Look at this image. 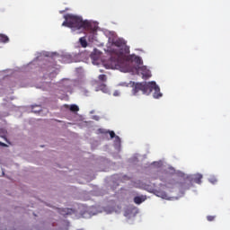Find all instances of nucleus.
<instances>
[{
  "label": "nucleus",
  "mask_w": 230,
  "mask_h": 230,
  "mask_svg": "<svg viewBox=\"0 0 230 230\" xmlns=\"http://www.w3.org/2000/svg\"><path fill=\"white\" fill-rule=\"evenodd\" d=\"M112 46L117 49L111 48L108 50L111 55L110 67L111 69H121V66L125 64V54L130 53V49L127 46V42L121 39L113 41Z\"/></svg>",
  "instance_id": "f257e3e1"
},
{
  "label": "nucleus",
  "mask_w": 230,
  "mask_h": 230,
  "mask_svg": "<svg viewBox=\"0 0 230 230\" xmlns=\"http://www.w3.org/2000/svg\"><path fill=\"white\" fill-rule=\"evenodd\" d=\"M62 26L72 28L73 30H91V22L84 21L82 17L74 14H66Z\"/></svg>",
  "instance_id": "f03ea898"
},
{
  "label": "nucleus",
  "mask_w": 230,
  "mask_h": 230,
  "mask_svg": "<svg viewBox=\"0 0 230 230\" xmlns=\"http://www.w3.org/2000/svg\"><path fill=\"white\" fill-rule=\"evenodd\" d=\"M132 89V93L134 96L138 93L139 91H142L143 94H148V83H134L130 82Z\"/></svg>",
  "instance_id": "7ed1b4c3"
},
{
  "label": "nucleus",
  "mask_w": 230,
  "mask_h": 230,
  "mask_svg": "<svg viewBox=\"0 0 230 230\" xmlns=\"http://www.w3.org/2000/svg\"><path fill=\"white\" fill-rule=\"evenodd\" d=\"M147 93L146 94H150V93H152V91H155V93H153L154 98L158 99L161 98V96H163V93H161V88H159V86L157 85V84H155V82H149L148 83V86H147Z\"/></svg>",
  "instance_id": "20e7f679"
},
{
  "label": "nucleus",
  "mask_w": 230,
  "mask_h": 230,
  "mask_svg": "<svg viewBox=\"0 0 230 230\" xmlns=\"http://www.w3.org/2000/svg\"><path fill=\"white\" fill-rule=\"evenodd\" d=\"M125 58L126 59H125L121 67H125L127 63L130 60H132L133 62H136L137 64V66H141L143 64V59H141V58L139 56H136V55H132V56H129V57L125 56Z\"/></svg>",
  "instance_id": "39448f33"
},
{
  "label": "nucleus",
  "mask_w": 230,
  "mask_h": 230,
  "mask_svg": "<svg viewBox=\"0 0 230 230\" xmlns=\"http://www.w3.org/2000/svg\"><path fill=\"white\" fill-rule=\"evenodd\" d=\"M138 73L142 75L144 80H148L152 76V73L146 68V66L138 67Z\"/></svg>",
  "instance_id": "423d86ee"
},
{
  "label": "nucleus",
  "mask_w": 230,
  "mask_h": 230,
  "mask_svg": "<svg viewBox=\"0 0 230 230\" xmlns=\"http://www.w3.org/2000/svg\"><path fill=\"white\" fill-rule=\"evenodd\" d=\"M145 200H146V196L141 195V196H137L134 198V202L135 204H143V202H145Z\"/></svg>",
  "instance_id": "0eeeda50"
},
{
  "label": "nucleus",
  "mask_w": 230,
  "mask_h": 230,
  "mask_svg": "<svg viewBox=\"0 0 230 230\" xmlns=\"http://www.w3.org/2000/svg\"><path fill=\"white\" fill-rule=\"evenodd\" d=\"M193 181L196 182V184H202V174H195L193 177Z\"/></svg>",
  "instance_id": "6e6552de"
},
{
  "label": "nucleus",
  "mask_w": 230,
  "mask_h": 230,
  "mask_svg": "<svg viewBox=\"0 0 230 230\" xmlns=\"http://www.w3.org/2000/svg\"><path fill=\"white\" fill-rule=\"evenodd\" d=\"M99 132H101V134H110L111 139H114V137H116V133H114V131H108L105 132V130L103 129H99Z\"/></svg>",
  "instance_id": "1a4fd4ad"
},
{
  "label": "nucleus",
  "mask_w": 230,
  "mask_h": 230,
  "mask_svg": "<svg viewBox=\"0 0 230 230\" xmlns=\"http://www.w3.org/2000/svg\"><path fill=\"white\" fill-rule=\"evenodd\" d=\"M10 39L8 38V36L4 35V34H0V42H4V44H6V42H9Z\"/></svg>",
  "instance_id": "9d476101"
},
{
  "label": "nucleus",
  "mask_w": 230,
  "mask_h": 230,
  "mask_svg": "<svg viewBox=\"0 0 230 230\" xmlns=\"http://www.w3.org/2000/svg\"><path fill=\"white\" fill-rule=\"evenodd\" d=\"M156 197H161V199H166L168 195L164 191H156Z\"/></svg>",
  "instance_id": "9b49d317"
},
{
  "label": "nucleus",
  "mask_w": 230,
  "mask_h": 230,
  "mask_svg": "<svg viewBox=\"0 0 230 230\" xmlns=\"http://www.w3.org/2000/svg\"><path fill=\"white\" fill-rule=\"evenodd\" d=\"M70 111L71 112H78L80 111V108L76 104L70 105Z\"/></svg>",
  "instance_id": "f8f14e48"
},
{
  "label": "nucleus",
  "mask_w": 230,
  "mask_h": 230,
  "mask_svg": "<svg viewBox=\"0 0 230 230\" xmlns=\"http://www.w3.org/2000/svg\"><path fill=\"white\" fill-rule=\"evenodd\" d=\"M6 129H0V137H3L4 139H5V141H8V139L6 138Z\"/></svg>",
  "instance_id": "ddd939ff"
},
{
  "label": "nucleus",
  "mask_w": 230,
  "mask_h": 230,
  "mask_svg": "<svg viewBox=\"0 0 230 230\" xmlns=\"http://www.w3.org/2000/svg\"><path fill=\"white\" fill-rule=\"evenodd\" d=\"M98 88L102 91V93H106L107 92V85L105 84H99Z\"/></svg>",
  "instance_id": "4468645a"
},
{
  "label": "nucleus",
  "mask_w": 230,
  "mask_h": 230,
  "mask_svg": "<svg viewBox=\"0 0 230 230\" xmlns=\"http://www.w3.org/2000/svg\"><path fill=\"white\" fill-rule=\"evenodd\" d=\"M60 215H63V217H66V215H69V209L63 208L59 210Z\"/></svg>",
  "instance_id": "2eb2a0df"
},
{
  "label": "nucleus",
  "mask_w": 230,
  "mask_h": 230,
  "mask_svg": "<svg viewBox=\"0 0 230 230\" xmlns=\"http://www.w3.org/2000/svg\"><path fill=\"white\" fill-rule=\"evenodd\" d=\"M79 40H80L81 46H82L83 48H87V40H85V39L80 38Z\"/></svg>",
  "instance_id": "dca6fc26"
},
{
  "label": "nucleus",
  "mask_w": 230,
  "mask_h": 230,
  "mask_svg": "<svg viewBox=\"0 0 230 230\" xmlns=\"http://www.w3.org/2000/svg\"><path fill=\"white\" fill-rule=\"evenodd\" d=\"M98 79L101 81V82H107V75H100L98 76Z\"/></svg>",
  "instance_id": "f3484780"
},
{
  "label": "nucleus",
  "mask_w": 230,
  "mask_h": 230,
  "mask_svg": "<svg viewBox=\"0 0 230 230\" xmlns=\"http://www.w3.org/2000/svg\"><path fill=\"white\" fill-rule=\"evenodd\" d=\"M209 182H211L212 184H217V182H218V179H217L215 176H211L209 178Z\"/></svg>",
  "instance_id": "a211bd4d"
},
{
  "label": "nucleus",
  "mask_w": 230,
  "mask_h": 230,
  "mask_svg": "<svg viewBox=\"0 0 230 230\" xmlns=\"http://www.w3.org/2000/svg\"><path fill=\"white\" fill-rule=\"evenodd\" d=\"M38 108H39V110H35V107L32 106V107H31V112H35V113H36V112H40V111H41V110H40V106H38Z\"/></svg>",
  "instance_id": "6ab92c4d"
},
{
  "label": "nucleus",
  "mask_w": 230,
  "mask_h": 230,
  "mask_svg": "<svg viewBox=\"0 0 230 230\" xmlns=\"http://www.w3.org/2000/svg\"><path fill=\"white\" fill-rule=\"evenodd\" d=\"M207 219L208 222H213V220H215V216H208Z\"/></svg>",
  "instance_id": "aec40b11"
},
{
  "label": "nucleus",
  "mask_w": 230,
  "mask_h": 230,
  "mask_svg": "<svg viewBox=\"0 0 230 230\" xmlns=\"http://www.w3.org/2000/svg\"><path fill=\"white\" fill-rule=\"evenodd\" d=\"M0 146L6 147V146H8V145H6V144H4V143H3V142L0 141Z\"/></svg>",
  "instance_id": "412c9836"
},
{
  "label": "nucleus",
  "mask_w": 230,
  "mask_h": 230,
  "mask_svg": "<svg viewBox=\"0 0 230 230\" xmlns=\"http://www.w3.org/2000/svg\"><path fill=\"white\" fill-rule=\"evenodd\" d=\"M115 138L117 139V141H119V137L116 135H115Z\"/></svg>",
  "instance_id": "4be33fe9"
},
{
  "label": "nucleus",
  "mask_w": 230,
  "mask_h": 230,
  "mask_svg": "<svg viewBox=\"0 0 230 230\" xmlns=\"http://www.w3.org/2000/svg\"><path fill=\"white\" fill-rule=\"evenodd\" d=\"M114 96H118V93H114Z\"/></svg>",
  "instance_id": "5701e85b"
}]
</instances>
